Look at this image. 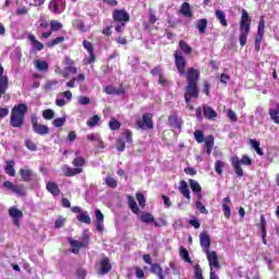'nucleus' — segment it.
Wrapping results in <instances>:
<instances>
[{
  "label": "nucleus",
  "instance_id": "f257e3e1",
  "mask_svg": "<svg viewBox=\"0 0 279 279\" xmlns=\"http://www.w3.org/2000/svg\"><path fill=\"white\" fill-rule=\"evenodd\" d=\"M187 86L185 92V102L187 104L190 110H193L191 106V99H197L199 97V92H197V80H199V71L196 69H190L186 73Z\"/></svg>",
  "mask_w": 279,
  "mask_h": 279
},
{
  "label": "nucleus",
  "instance_id": "f03ea898",
  "mask_svg": "<svg viewBox=\"0 0 279 279\" xmlns=\"http://www.w3.org/2000/svg\"><path fill=\"white\" fill-rule=\"evenodd\" d=\"M27 110H29V108L25 104H20L13 107L10 121L12 128H23Z\"/></svg>",
  "mask_w": 279,
  "mask_h": 279
},
{
  "label": "nucleus",
  "instance_id": "7ed1b4c3",
  "mask_svg": "<svg viewBox=\"0 0 279 279\" xmlns=\"http://www.w3.org/2000/svg\"><path fill=\"white\" fill-rule=\"evenodd\" d=\"M252 21L250 20V14L244 9L242 10V17L240 21V45L243 47L244 45H247V36H250V25Z\"/></svg>",
  "mask_w": 279,
  "mask_h": 279
},
{
  "label": "nucleus",
  "instance_id": "20e7f679",
  "mask_svg": "<svg viewBox=\"0 0 279 279\" xmlns=\"http://www.w3.org/2000/svg\"><path fill=\"white\" fill-rule=\"evenodd\" d=\"M231 163L238 178H243V168L241 165L250 167V165H252V158H250L247 155H244L241 159H239L238 156H233L231 158Z\"/></svg>",
  "mask_w": 279,
  "mask_h": 279
},
{
  "label": "nucleus",
  "instance_id": "39448f33",
  "mask_svg": "<svg viewBox=\"0 0 279 279\" xmlns=\"http://www.w3.org/2000/svg\"><path fill=\"white\" fill-rule=\"evenodd\" d=\"M68 241L72 247V254H80V250H82V247H86V245H88V235L86 233L83 234V242L73 240V238H69Z\"/></svg>",
  "mask_w": 279,
  "mask_h": 279
},
{
  "label": "nucleus",
  "instance_id": "423d86ee",
  "mask_svg": "<svg viewBox=\"0 0 279 279\" xmlns=\"http://www.w3.org/2000/svg\"><path fill=\"white\" fill-rule=\"evenodd\" d=\"M263 36H265V16H260L259 24L257 28V36L255 38V49L260 51V45L263 43Z\"/></svg>",
  "mask_w": 279,
  "mask_h": 279
},
{
  "label": "nucleus",
  "instance_id": "0eeeda50",
  "mask_svg": "<svg viewBox=\"0 0 279 279\" xmlns=\"http://www.w3.org/2000/svg\"><path fill=\"white\" fill-rule=\"evenodd\" d=\"M48 8L52 14H62L66 9V0H51Z\"/></svg>",
  "mask_w": 279,
  "mask_h": 279
},
{
  "label": "nucleus",
  "instance_id": "6e6552de",
  "mask_svg": "<svg viewBox=\"0 0 279 279\" xmlns=\"http://www.w3.org/2000/svg\"><path fill=\"white\" fill-rule=\"evenodd\" d=\"M174 64L180 73V75H184L186 73V59L182 56V52H174Z\"/></svg>",
  "mask_w": 279,
  "mask_h": 279
},
{
  "label": "nucleus",
  "instance_id": "1a4fd4ad",
  "mask_svg": "<svg viewBox=\"0 0 279 279\" xmlns=\"http://www.w3.org/2000/svg\"><path fill=\"white\" fill-rule=\"evenodd\" d=\"M112 19L117 23H129L130 14L123 9H116L112 13Z\"/></svg>",
  "mask_w": 279,
  "mask_h": 279
},
{
  "label": "nucleus",
  "instance_id": "9d476101",
  "mask_svg": "<svg viewBox=\"0 0 279 279\" xmlns=\"http://www.w3.org/2000/svg\"><path fill=\"white\" fill-rule=\"evenodd\" d=\"M153 116L145 113L142 119L137 120V128L141 130H151L154 128Z\"/></svg>",
  "mask_w": 279,
  "mask_h": 279
},
{
  "label": "nucleus",
  "instance_id": "9b49d317",
  "mask_svg": "<svg viewBox=\"0 0 279 279\" xmlns=\"http://www.w3.org/2000/svg\"><path fill=\"white\" fill-rule=\"evenodd\" d=\"M10 84V80L8 75H5V70L3 65L0 64V99L2 95H5V90H8V86Z\"/></svg>",
  "mask_w": 279,
  "mask_h": 279
},
{
  "label": "nucleus",
  "instance_id": "f8f14e48",
  "mask_svg": "<svg viewBox=\"0 0 279 279\" xmlns=\"http://www.w3.org/2000/svg\"><path fill=\"white\" fill-rule=\"evenodd\" d=\"M205 254L207 255V260L209 263L210 271H213V269H219L221 267L219 265V257H217V252L205 251Z\"/></svg>",
  "mask_w": 279,
  "mask_h": 279
},
{
  "label": "nucleus",
  "instance_id": "ddd939ff",
  "mask_svg": "<svg viewBox=\"0 0 279 279\" xmlns=\"http://www.w3.org/2000/svg\"><path fill=\"white\" fill-rule=\"evenodd\" d=\"M83 47L89 54V57L85 59V64H93V62H95V49L93 47V44L88 40H84Z\"/></svg>",
  "mask_w": 279,
  "mask_h": 279
},
{
  "label": "nucleus",
  "instance_id": "4468645a",
  "mask_svg": "<svg viewBox=\"0 0 279 279\" xmlns=\"http://www.w3.org/2000/svg\"><path fill=\"white\" fill-rule=\"evenodd\" d=\"M9 215L13 219L14 226H21V219H23V211L16 207L9 208Z\"/></svg>",
  "mask_w": 279,
  "mask_h": 279
},
{
  "label": "nucleus",
  "instance_id": "2eb2a0df",
  "mask_svg": "<svg viewBox=\"0 0 279 279\" xmlns=\"http://www.w3.org/2000/svg\"><path fill=\"white\" fill-rule=\"evenodd\" d=\"M199 242L204 252H210V235H208L206 232H202L199 234Z\"/></svg>",
  "mask_w": 279,
  "mask_h": 279
},
{
  "label": "nucleus",
  "instance_id": "dca6fc26",
  "mask_svg": "<svg viewBox=\"0 0 279 279\" xmlns=\"http://www.w3.org/2000/svg\"><path fill=\"white\" fill-rule=\"evenodd\" d=\"M84 169L82 168H71L66 165L62 167V172L64 173V175H66V178H73V175H80V173H82Z\"/></svg>",
  "mask_w": 279,
  "mask_h": 279
},
{
  "label": "nucleus",
  "instance_id": "f3484780",
  "mask_svg": "<svg viewBox=\"0 0 279 279\" xmlns=\"http://www.w3.org/2000/svg\"><path fill=\"white\" fill-rule=\"evenodd\" d=\"M75 158L72 161L73 167H76V169H82L86 165V159L82 157V150H76L74 153Z\"/></svg>",
  "mask_w": 279,
  "mask_h": 279
},
{
  "label": "nucleus",
  "instance_id": "a211bd4d",
  "mask_svg": "<svg viewBox=\"0 0 279 279\" xmlns=\"http://www.w3.org/2000/svg\"><path fill=\"white\" fill-rule=\"evenodd\" d=\"M190 189L197 195L198 199H204V195H202V186L199 182L190 179Z\"/></svg>",
  "mask_w": 279,
  "mask_h": 279
},
{
  "label": "nucleus",
  "instance_id": "6ab92c4d",
  "mask_svg": "<svg viewBox=\"0 0 279 279\" xmlns=\"http://www.w3.org/2000/svg\"><path fill=\"white\" fill-rule=\"evenodd\" d=\"M140 219L143 223H155L157 228L160 227V225L156 222V218H154V215L149 213H142L140 215Z\"/></svg>",
  "mask_w": 279,
  "mask_h": 279
},
{
  "label": "nucleus",
  "instance_id": "aec40b11",
  "mask_svg": "<svg viewBox=\"0 0 279 279\" xmlns=\"http://www.w3.org/2000/svg\"><path fill=\"white\" fill-rule=\"evenodd\" d=\"M28 40L32 43V47L33 49H35V51H43L45 49V45L38 41L34 34L28 35Z\"/></svg>",
  "mask_w": 279,
  "mask_h": 279
},
{
  "label": "nucleus",
  "instance_id": "412c9836",
  "mask_svg": "<svg viewBox=\"0 0 279 279\" xmlns=\"http://www.w3.org/2000/svg\"><path fill=\"white\" fill-rule=\"evenodd\" d=\"M204 146L206 147V154L210 156V154H213V148L215 147V136L208 135L205 137Z\"/></svg>",
  "mask_w": 279,
  "mask_h": 279
},
{
  "label": "nucleus",
  "instance_id": "4be33fe9",
  "mask_svg": "<svg viewBox=\"0 0 279 279\" xmlns=\"http://www.w3.org/2000/svg\"><path fill=\"white\" fill-rule=\"evenodd\" d=\"M112 269V265H110V259L108 257H105L100 262V274L105 276V274H109V271Z\"/></svg>",
  "mask_w": 279,
  "mask_h": 279
},
{
  "label": "nucleus",
  "instance_id": "5701e85b",
  "mask_svg": "<svg viewBox=\"0 0 279 279\" xmlns=\"http://www.w3.org/2000/svg\"><path fill=\"white\" fill-rule=\"evenodd\" d=\"M105 93H107V95H125V89L123 87L117 88L112 85H108L105 87Z\"/></svg>",
  "mask_w": 279,
  "mask_h": 279
},
{
  "label": "nucleus",
  "instance_id": "b1692460",
  "mask_svg": "<svg viewBox=\"0 0 279 279\" xmlns=\"http://www.w3.org/2000/svg\"><path fill=\"white\" fill-rule=\"evenodd\" d=\"M205 119H208L209 121H215L217 119V111H215L213 108L205 106L203 109Z\"/></svg>",
  "mask_w": 279,
  "mask_h": 279
},
{
  "label": "nucleus",
  "instance_id": "393cba45",
  "mask_svg": "<svg viewBox=\"0 0 279 279\" xmlns=\"http://www.w3.org/2000/svg\"><path fill=\"white\" fill-rule=\"evenodd\" d=\"M179 191H180V193L183 194V196L186 199H191V190H189V183H186V181L180 182Z\"/></svg>",
  "mask_w": 279,
  "mask_h": 279
},
{
  "label": "nucleus",
  "instance_id": "a878e982",
  "mask_svg": "<svg viewBox=\"0 0 279 279\" xmlns=\"http://www.w3.org/2000/svg\"><path fill=\"white\" fill-rule=\"evenodd\" d=\"M46 189L54 197H58V195H60V187L58 186V184H56V182H48Z\"/></svg>",
  "mask_w": 279,
  "mask_h": 279
},
{
  "label": "nucleus",
  "instance_id": "bb28decb",
  "mask_svg": "<svg viewBox=\"0 0 279 279\" xmlns=\"http://www.w3.org/2000/svg\"><path fill=\"white\" fill-rule=\"evenodd\" d=\"M228 204H230V196L225 197L222 203V210L226 219H230V215H232V210Z\"/></svg>",
  "mask_w": 279,
  "mask_h": 279
},
{
  "label": "nucleus",
  "instance_id": "cd10ccee",
  "mask_svg": "<svg viewBox=\"0 0 279 279\" xmlns=\"http://www.w3.org/2000/svg\"><path fill=\"white\" fill-rule=\"evenodd\" d=\"M14 160L7 161V165L4 167V171L7 175H10L11 178H14L16 175V170L14 169Z\"/></svg>",
  "mask_w": 279,
  "mask_h": 279
},
{
  "label": "nucleus",
  "instance_id": "c85d7f7f",
  "mask_svg": "<svg viewBox=\"0 0 279 279\" xmlns=\"http://www.w3.org/2000/svg\"><path fill=\"white\" fill-rule=\"evenodd\" d=\"M33 132H35V134H39V136H45L49 134V126L45 124H37L35 129H33Z\"/></svg>",
  "mask_w": 279,
  "mask_h": 279
},
{
  "label": "nucleus",
  "instance_id": "c756f323",
  "mask_svg": "<svg viewBox=\"0 0 279 279\" xmlns=\"http://www.w3.org/2000/svg\"><path fill=\"white\" fill-rule=\"evenodd\" d=\"M217 21L222 25V27H228V20H226V13L221 10L215 12Z\"/></svg>",
  "mask_w": 279,
  "mask_h": 279
},
{
  "label": "nucleus",
  "instance_id": "7c9ffc66",
  "mask_svg": "<svg viewBox=\"0 0 279 279\" xmlns=\"http://www.w3.org/2000/svg\"><path fill=\"white\" fill-rule=\"evenodd\" d=\"M128 204L132 213H134L135 215H138L141 209H138V205L136 204L134 196H130V195L128 196Z\"/></svg>",
  "mask_w": 279,
  "mask_h": 279
},
{
  "label": "nucleus",
  "instance_id": "2f4dec72",
  "mask_svg": "<svg viewBox=\"0 0 279 279\" xmlns=\"http://www.w3.org/2000/svg\"><path fill=\"white\" fill-rule=\"evenodd\" d=\"M20 175L24 182H31L34 172L29 169H20Z\"/></svg>",
  "mask_w": 279,
  "mask_h": 279
},
{
  "label": "nucleus",
  "instance_id": "473e14b6",
  "mask_svg": "<svg viewBox=\"0 0 279 279\" xmlns=\"http://www.w3.org/2000/svg\"><path fill=\"white\" fill-rule=\"evenodd\" d=\"M270 119L274 121V123H277L279 125V104L276 105V108H272L269 110Z\"/></svg>",
  "mask_w": 279,
  "mask_h": 279
},
{
  "label": "nucleus",
  "instance_id": "72a5a7b5",
  "mask_svg": "<svg viewBox=\"0 0 279 279\" xmlns=\"http://www.w3.org/2000/svg\"><path fill=\"white\" fill-rule=\"evenodd\" d=\"M168 121L171 128H175L178 130L182 128V120L178 119V116H170Z\"/></svg>",
  "mask_w": 279,
  "mask_h": 279
},
{
  "label": "nucleus",
  "instance_id": "f704fd0d",
  "mask_svg": "<svg viewBox=\"0 0 279 279\" xmlns=\"http://www.w3.org/2000/svg\"><path fill=\"white\" fill-rule=\"evenodd\" d=\"M208 27V20L201 19L196 24V28L198 29L199 34H206V28Z\"/></svg>",
  "mask_w": 279,
  "mask_h": 279
},
{
  "label": "nucleus",
  "instance_id": "c9c22d12",
  "mask_svg": "<svg viewBox=\"0 0 279 279\" xmlns=\"http://www.w3.org/2000/svg\"><path fill=\"white\" fill-rule=\"evenodd\" d=\"M151 272L155 274L159 279H165V275L162 274V267L158 264H151L150 266Z\"/></svg>",
  "mask_w": 279,
  "mask_h": 279
},
{
  "label": "nucleus",
  "instance_id": "e433bc0d",
  "mask_svg": "<svg viewBox=\"0 0 279 279\" xmlns=\"http://www.w3.org/2000/svg\"><path fill=\"white\" fill-rule=\"evenodd\" d=\"M77 221H81V223H90V216H88V211H81L76 216Z\"/></svg>",
  "mask_w": 279,
  "mask_h": 279
},
{
  "label": "nucleus",
  "instance_id": "4c0bfd02",
  "mask_svg": "<svg viewBox=\"0 0 279 279\" xmlns=\"http://www.w3.org/2000/svg\"><path fill=\"white\" fill-rule=\"evenodd\" d=\"M181 14H183V16H185L186 19H191V16H193V14L191 13V4L184 2L181 7Z\"/></svg>",
  "mask_w": 279,
  "mask_h": 279
},
{
  "label": "nucleus",
  "instance_id": "58836bf2",
  "mask_svg": "<svg viewBox=\"0 0 279 279\" xmlns=\"http://www.w3.org/2000/svg\"><path fill=\"white\" fill-rule=\"evenodd\" d=\"M73 27H76V29H78L82 33L88 32V27H86V25H84V22H82V20H74Z\"/></svg>",
  "mask_w": 279,
  "mask_h": 279
},
{
  "label": "nucleus",
  "instance_id": "ea45409f",
  "mask_svg": "<svg viewBox=\"0 0 279 279\" xmlns=\"http://www.w3.org/2000/svg\"><path fill=\"white\" fill-rule=\"evenodd\" d=\"M35 66L37 71H49V64H47V61L36 60Z\"/></svg>",
  "mask_w": 279,
  "mask_h": 279
},
{
  "label": "nucleus",
  "instance_id": "a19ab883",
  "mask_svg": "<svg viewBox=\"0 0 279 279\" xmlns=\"http://www.w3.org/2000/svg\"><path fill=\"white\" fill-rule=\"evenodd\" d=\"M250 145L252 146L253 149H255L256 154L258 156H263V149H260V143L256 140H250Z\"/></svg>",
  "mask_w": 279,
  "mask_h": 279
},
{
  "label": "nucleus",
  "instance_id": "79ce46f5",
  "mask_svg": "<svg viewBox=\"0 0 279 279\" xmlns=\"http://www.w3.org/2000/svg\"><path fill=\"white\" fill-rule=\"evenodd\" d=\"M180 256L185 263H191V256L189 255V251L184 247H180Z\"/></svg>",
  "mask_w": 279,
  "mask_h": 279
},
{
  "label": "nucleus",
  "instance_id": "37998d69",
  "mask_svg": "<svg viewBox=\"0 0 279 279\" xmlns=\"http://www.w3.org/2000/svg\"><path fill=\"white\" fill-rule=\"evenodd\" d=\"M195 206H196V209L202 215H208V209H206V206L204 205V203H202V199L196 201Z\"/></svg>",
  "mask_w": 279,
  "mask_h": 279
},
{
  "label": "nucleus",
  "instance_id": "c03bdc74",
  "mask_svg": "<svg viewBox=\"0 0 279 279\" xmlns=\"http://www.w3.org/2000/svg\"><path fill=\"white\" fill-rule=\"evenodd\" d=\"M56 88H58L57 80L47 81V83L45 85L46 90H56Z\"/></svg>",
  "mask_w": 279,
  "mask_h": 279
},
{
  "label": "nucleus",
  "instance_id": "a18cd8bd",
  "mask_svg": "<svg viewBox=\"0 0 279 279\" xmlns=\"http://www.w3.org/2000/svg\"><path fill=\"white\" fill-rule=\"evenodd\" d=\"M223 167H226V163L221 160H217L215 162V171L218 173V175H221L223 173Z\"/></svg>",
  "mask_w": 279,
  "mask_h": 279
},
{
  "label": "nucleus",
  "instance_id": "49530a36",
  "mask_svg": "<svg viewBox=\"0 0 279 279\" xmlns=\"http://www.w3.org/2000/svg\"><path fill=\"white\" fill-rule=\"evenodd\" d=\"M179 47L182 51H184V53H191V51H193V49L191 48V46H189V44H186V41L181 40L179 43Z\"/></svg>",
  "mask_w": 279,
  "mask_h": 279
},
{
  "label": "nucleus",
  "instance_id": "de8ad7c7",
  "mask_svg": "<svg viewBox=\"0 0 279 279\" xmlns=\"http://www.w3.org/2000/svg\"><path fill=\"white\" fill-rule=\"evenodd\" d=\"M43 117L47 121H51V119H53V117H56V112H53V110H51V109H47V110L43 111Z\"/></svg>",
  "mask_w": 279,
  "mask_h": 279
},
{
  "label": "nucleus",
  "instance_id": "09e8293b",
  "mask_svg": "<svg viewBox=\"0 0 279 279\" xmlns=\"http://www.w3.org/2000/svg\"><path fill=\"white\" fill-rule=\"evenodd\" d=\"M69 73L75 75V73H77V68L73 65L66 66L64 69L63 77H69Z\"/></svg>",
  "mask_w": 279,
  "mask_h": 279
},
{
  "label": "nucleus",
  "instance_id": "8fccbe9b",
  "mask_svg": "<svg viewBox=\"0 0 279 279\" xmlns=\"http://www.w3.org/2000/svg\"><path fill=\"white\" fill-rule=\"evenodd\" d=\"M194 138L196 143H199V144L204 143V132H202L201 130H196L194 132Z\"/></svg>",
  "mask_w": 279,
  "mask_h": 279
},
{
  "label": "nucleus",
  "instance_id": "3c124183",
  "mask_svg": "<svg viewBox=\"0 0 279 279\" xmlns=\"http://www.w3.org/2000/svg\"><path fill=\"white\" fill-rule=\"evenodd\" d=\"M109 128L110 130H120L121 128V122H119L117 119L111 118L109 122Z\"/></svg>",
  "mask_w": 279,
  "mask_h": 279
},
{
  "label": "nucleus",
  "instance_id": "603ef678",
  "mask_svg": "<svg viewBox=\"0 0 279 279\" xmlns=\"http://www.w3.org/2000/svg\"><path fill=\"white\" fill-rule=\"evenodd\" d=\"M99 120H100L99 116H94L89 120H87L86 123L88 128H95V125L99 123Z\"/></svg>",
  "mask_w": 279,
  "mask_h": 279
},
{
  "label": "nucleus",
  "instance_id": "864d4df0",
  "mask_svg": "<svg viewBox=\"0 0 279 279\" xmlns=\"http://www.w3.org/2000/svg\"><path fill=\"white\" fill-rule=\"evenodd\" d=\"M50 27H51L52 32H60V29H62L63 25H62V23H60L58 21H51Z\"/></svg>",
  "mask_w": 279,
  "mask_h": 279
},
{
  "label": "nucleus",
  "instance_id": "5fc2aeb1",
  "mask_svg": "<svg viewBox=\"0 0 279 279\" xmlns=\"http://www.w3.org/2000/svg\"><path fill=\"white\" fill-rule=\"evenodd\" d=\"M25 147L29 150V151H36L38 149V147L36 146V144L34 142H32V140H25Z\"/></svg>",
  "mask_w": 279,
  "mask_h": 279
},
{
  "label": "nucleus",
  "instance_id": "6e6d98bb",
  "mask_svg": "<svg viewBox=\"0 0 279 279\" xmlns=\"http://www.w3.org/2000/svg\"><path fill=\"white\" fill-rule=\"evenodd\" d=\"M87 141L96 142V143H100V144L104 143V142H101V137L99 136V134H95V133L88 134Z\"/></svg>",
  "mask_w": 279,
  "mask_h": 279
},
{
  "label": "nucleus",
  "instance_id": "4d7b16f0",
  "mask_svg": "<svg viewBox=\"0 0 279 279\" xmlns=\"http://www.w3.org/2000/svg\"><path fill=\"white\" fill-rule=\"evenodd\" d=\"M64 123H66V118H57L53 120L52 125H54V128H62Z\"/></svg>",
  "mask_w": 279,
  "mask_h": 279
},
{
  "label": "nucleus",
  "instance_id": "13d9d810",
  "mask_svg": "<svg viewBox=\"0 0 279 279\" xmlns=\"http://www.w3.org/2000/svg\"><path fill=\"white\" fill-rule=\"evenodd\" d=\"M105 182H106L107 186H110V189H117V181L114 180V178L107 177L105 179Z\"/></svg>",
  "mask_w": 279,
  "mask_h": 279
},
{
  "label": "nucleus",
  "instance_id": "bf43d9fd",
  "mask_svg": "<svg viewBox=\"0 0 279 279\" xmlns=\"http://www.w3.org/2000/svg\"><path fill=\"white\" fill-rule=\"evenodd\" d=\"M120 138H123L124 143H132V133L130 132V130H126Z\"/></svg>",
  "mask_w": 279,
  "mask_h": 279
},
{
  "label": "nucleus",
  "instance_id": "052dcab7",
  "mask_svg": "<svg viewBox=\"0 0 279 279\" xmlns=\"http://www.w3.org/2000/svg\"><path fill=\"white\" fill-rule=\"evenodd\" d=\"M77 101L80 106H88V104H90V98L86 96H80Z\"/></svg>",
  "mask_w": 279,
  "mask_h": 279
},
{
  "label": "nucleus",
  "instance_id": "680f3d73",
  "mask_svg": "<svg viewBox=\"0 0 279 279\" xmlns=\"http://www.w3.org/2000/svg\"><path fill=\"white\" fill-rule=\"evenodd\" d=\"M118 151H125V140L119 138L117 142Z\"/></svg>",
  "mask_w": 279,
  "mask_h": 279
},
{
  "label": "nucleus",
  "instance_id": "e2e57ef3",
  "mask_svg": "<svg viewBox=\"0 0 279 279\" xmlns=\"http://www.w3.org/2000/svg\"><path fill=\"white\" fill-rule=\"evenodd\" d=\"M136 199L141 206V208H145L146 201H145V196L142 193L136 194Z\"/></svg>",
  "mask_w": 279,
  "mask_h": 279
},
{
  "label": "nucleus",
  "instance_id": "0e129e2a",
  "mask_svg": "<svg viewBox=\"0 0 279 279\" xmlns=\"http://www.w3.org/2000/svg\"><path fill=\"white\" fill-rule=\"evenodd\" d=\"M60 43H64V37H57L52 41L48 43V47H56V45H60Z\"/></svg>",
  "mask_w": 279,
  "mask_h": 279
},
{
  "label": "nucleus",
  "instance_id": "69168bd1",
  "mask_svg": "<svg viewBox=\"0 0 279 279\" xmlns=\"http://www.w3.org/2000/svg\"><path fill=\"white\" fill-rule=\"evenodd\" d=\"M227 116L230 119V121H232L233 123H236V121H239V118L236 117V113L232 109L228 110Z\"/></svg>",
  "mask_w": 279,
  "mask_h": 279
},
{
  "label": "nucleus",
  "instance_id": "338daca9",
  "mask_svg": "<svg viewBox=\"0 0 279 279\" xmlns=\"http://www.w3.org/2000/svg\"><path fill=\"white\" fill-rule=\"evenodd\" d=\"M161 199L163 201L166 208H171L173 206V203H171V198L169 196L161 195Z\"/></svg>",
  "mask_w": 279,
  "mask_h": 279
},
{
  "label": "nucleus",
  "instance_id": "774afa93",
  "mask_svg": "<svg viewBox=\"0 0 279 279\" xmlns=\"http://www.w3.org/2000/svg\"><path fill=\"white\" fill-rule=\"evenodd\" d=\"M194 271L196 279H204V276L202 275V267H199V265L194 266Z\"/></svg>",
  "mask_w": 279,
  "mask_h": 279
}]
</instances>
